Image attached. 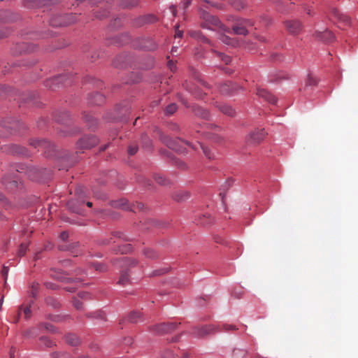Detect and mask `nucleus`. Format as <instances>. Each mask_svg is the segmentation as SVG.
I'll use <instances>...</instances> for the list:
<instances>
[{
  "label": "nucleus",
  "mask_w": 358,
  "mask_h": 358,
  "mask_svg": "<svg viewBox=\"0 0 358 358\" xmlns=\"http://www.w3.org/2000/svg\"><path fill=\"white\" fill-rule=\"evenodd\" d=\"M83 273H85L84 272V271H83L82 269L80 268H78V270L76 271V275H83Z\"/></svg>",
  "instance_id": "338daca9"
},
{
  "label": "nucleus",
  "mask_w": 358,
  "mask_h": 358,
  "mask_svg": "<svg viewBox=\"0 0 358 358\" xmlns=\"http://www.w3.org/2000/svg\"><path fill=\"white\" fill-rule=\"evenodd\" d=\"M247 352L243 349L235 348L233 350V358H243L246 355Z\"/></svg>",
  "instance_id": "c756f323"
},
{
  "label": "nucleus",
  "mask_w": 358,
  "mask_h": 358,
  "mask_svg": "<svg viewBox=\"0 0 358 358\" xmlns=\"http://www.w3.org/2000/svg\"><path fill=\"white\" fill-rule=\"evenodd\" d=\"M139 0H122V5L124 8H132L138 5Z\"/></svg>",
  "instance_id": "7c9ffc66"
},
{
  "label": "nucleus",
  "mask_w": 358,
  "mask_h": 358,
  "mask_svg": "<svg viewBox=\"0 0 358 358\" xmlns=\"http://www.w3.org/2000/svg\"><path fill=\"white\" fill-rule=\"evenodd\" d=\"M154 178L155 180L161 185H167L169 184V180L162 174L155 175Z\"/></svg>",
  "instance_id": "c85d7f7f"
},
{
  "label": "nucleus",
  "mask_w": 358,
  "mask_h": 358,
  "mask_svg": "<svg viewBox=\"0 0 358 358\" xmlns=\"http://www.w3.org/2000/svg\"><path fill=\"white\" fill-rule=\"evenodd\" d=\"M39 288V284L37 282H34L31 287V294L33 297H36Z\"/></svg>",
  "instance_id": "37998d69"
},
{
  "label": "nucleus",
  "mask_w": 358,
  "mask_h": 358,
  "mask_svg": "<svg viewBox=\"0 0 358 358\" xmlns=\"http://www.w3.org/2000/svg\"><path fill=\"white\" fill-rule=\"evenodd\" d=\"M60 239L63 241H66L69 238V233L67 231H63L60 234Z\"/></svg>",
  "instance_id": "13d9d810"
},
{
  "label": "nucleus",
  "mask_w": 358,
  "mask_h": 358,
  "mask_svg": "<svg viewBox=\"0 0 358 358\" xmlns=\"http://www.w3.org/2000/svg\"><path fill=\"white\" fill-rule=\"evenodd\" d=\"M46 302L49 305V306H51L52 307H57V301L52 299V298H47L46 299Z\"/></svg>",
  "instance_id": "603ef678"
},
{
  "label": "nucleus",
  "mask_w": 358,
  "mask_h": 358,
  "mask_svg": "<svg viewBox=\"0 0 358 358\" xmlns=\"http://www.w3.org/2000/svg\"><path fill=\"white\" fill-rule=\"evenodd\" d=\"M266 135V133L264 129H256L246 138V142L252 145H258L264 140Z\"/></svg>",
  "instance_id": "20e7f679"
},
{
  "label": "nucleus",
  "mask_w": 358,
  "mask_h": 358,
  "mask_svg": "<svg viewBox=\"0 0 358 358\" xmlns=\"http://www.w3.org/2000/svg\"><path fill=\"white\" fill-rule=\"evenodd\" d=\"M176 110L177 106L175 103H171L166 107L165 112L166 115H172Z\"/></svg>",
  "instance_id": "a19ab883"
},
{
  "label": "nucleus",
  "mask_w": 358,
  "mask_h": 358,
  "mask_svg": "<svg viewBox=\"0 0 358 358\" xmlns=\"http://www.w3.org/2000/svg\"><path fill=\"white\" fill-rule=\"evenodd\" d=\"M217 107L219 108V110L224 114L229 115V116H233L235 114L234 110L229 106L222 104V105H218Z\"/></svg>",
  "instance_id": "412c9836"
},
{
  "label": "nucleus",
  "mask_w": 358,
  "mask_h": 358,
  "mask_svg": "<svg viewBox=\"0 0 358 358\" xmlns=\"http://www.w3.org/2000/svg\"><path fill=\"white\" fill-rule=\"evenodd\" d=\"M287 31L292 34H298L301 30V24L297 20H289L285 22Z\"/></svg>",
  "instance_id": "9b49d317"
},
{
  "label": "nucleus",
  "mask_w": 358,
  "mask_h": 358,
  "mask_svg": "<svg viewBox=\"0 0 358 358\" xmlns=\"http://www.w3.org/2000/svg\"><path fill=\"white\" fill-rule=\"evenodd\" d=\"M160 358H187V355L178 350L174 353L172 350H167L161 355Z\"/></svg>",
  "instance_id": "4468645a"
},
{
  "label": "nucleus",
  "mask_w": 358,
  "mask_h": 358,
  "mask_svg": "<svg viewBox=\"0 0 358 358\" xmlns=\"http://www.w3.org/2000/svg\"><path fill=\"white\" fill-rule=\"evenodd\" d=\"M216 327L214 325H206L194 328L192 333L195 336L202 337L214 331Z\"/></svg>",
  "instance_id": "6e6552de"
},
{
  "label": "nucleus",
  "mask_w": 358,
  "mask_h": 358,
  "mask_svg": "<svg viewBox=\"0 0 358 358\" xmlns=\"http://www.w3.org/2000/svg\"><path fill=\"white\" fill-rule=\"evenodd\" d=\"M24 316H25V317H26V318H29V317H30L31 314V311L30 306H29L26 307V308L24 309Z\"/></svg>",
  "instance_id": "4d7b16f0"
},
{
  "label": "nucleus",
  "mask_w": 358,
  "mask_h": 358,
  "mask_svg": "<svg viewBox=\"0 0 358 358\" xmlns=\"http://www.w3.org/2000/svg\"><path fill=\"white\" fill-rule=\"evenodd\" d=\"M257 94L259 97L264 99L265 101H266L269 103L274 104L277 101L276 98L273 94H271L269 92L266 91V90L259 89L257 90Z\"/></svg>",
  "instance_id": "ddd939ff"
},
{
  "label": "nucleus",
  "mask_w": 358,
  "mask_h": 358,
  "mask_svg": "<svg viewBox=\"0 0 358 358\" xmlns=\"http://www.w3.org/2000/svg\"><path fill=\"white\" fill-rule=\"evenodd\" d=\"M254 22L252 20L240 19L233 25L232 29L235 34L245 36L248 34V27H252Z\"/></svg>",
  "instance_id": "7ed1b4c3"
},
{
  "label": "nucleus",
  "mask_w": 358,
  "mask_h": 358,
  "mask_svg": "<svg viewBox=\"0 0 358 358\" xmlns=\"http://www.w3.org/2000/svg\"><path fill=\"white\" fill-rule=\"evenodd\" d=\"M3 182L6 185L7 188L13 189V187H17V182L16 180H12L7 182L6 180H3Z\"/></svg>",
  "instance_id": "09e8293b"
},
{
  "label": "nucleus",
  "mask_w": 358,
  "mask_h": 358,
  "mask_svg": "<svg viewBox=\"0 0 358 358\" xmlns=\"http://www.w3.org/2000/svg\"><path fill=\"white\" fill-rule=\"evenodd\" d=\"M217 56L223 61L226 64H228L231 62V57L227 55H224L220 52H216Z\"/></svg>",
  "instance_id": "a18cd8bd"
},
{
  "label": "nucleus",
  "mask_w": 358,
  "mask_h": 358,
  "mask_svg": "<svg viewBox=\"0 0 358 358\" xmlns=\"http://www.w3.org/2000/svg\"><path fill=\"white\" fill-rule=\"evenodd\" d=\"M169 68H170L171 71H173L174 70V69H175V64H174V63H173V61H169Z\"/></svg>",
  "instance_id": "69168bd1"
},
{
  "label": "nucleus",
  "mask_w": 358,
  "mask_h": 358,
  "mask_svg": "<svg viewBox=\"0 0 358 358\" xmlns=\"http://www.w3.org/2000/svg\"><path fill=\"white\" fill-rule=\"evenodd\" d=\"M142 48L146 50H154L157 48L156 43L151 39H146L144 41V44L141 46Z\"/></svg>",
  "instance_id": "a878e982"
},
{
  "label": "nucleus",
  "mask_w": 358,
  "mask_h": 358,
  "mask_svg": "<svg viewBox=\"0 0 358 358\" xmlns=\"http://www.w3.org/2000/svg\"><path fill=\"white\" fill-rule=\"evenodd\" d=\"M129 282V275L127 271L124 269L120 271V276L119 280L117 281V284L120 285L124 286Z\"/></svg>",
  "instance_id": "5701e85b"
},
{
  "label": "nucleus",
  "mask_w": 358,
  "mask_h": 358,
  "mask_svg": "<svg viewBox=\"0 0 358 358\" xmlns=\"http://www.w3.org/2000/svg\"><path fill=\"white\" fill-rule=\"evenodd\" d=\"M315 36L319 40L325 43L331 42L334 39V35L328 29H326L324 31H316Z\"/></svg>",
  "instance_id": "f8f14e48"
},
{
  "label": "nucleus",
  "mask_w": 358,
  "mask_h": 358,
  "mask_svg": "<svg viewBox=\"0 0 358 358\" xmlns=\"http://www.w3.org/2000/svg\"><path fill=\"white\" fill-rule=\"evenodd\" d=\"M182 36V31L179 29V26L176 28L175 37L181 38Z\"/></svg>",
  "instance_id": "bf43d9fd"
},
{
  "label": "nucleus",
  "mask_w": 358,
  "mask_h": 358,
  "mask_svg": "<svg viewBox=\"0 0 358 358\" xmlns=\"http://www.w3.org/2000/svg\"><path fill=\"white\" fill-rule=\"evenodd\" d=\"M317 83V79L313 76L311 74H308L307 78L306 79V86H314Z\"/></svg>",
  "instance_id": "473e14b6"
},
{
  "label": "nucleus",
  "mask_w": 358,
  "mask_h": 358,
  "mask_svg": "<svg viewBox=\"0 0 358 358\" xmlns=\"http://www.w3.org/2000/svg\"><path fill=\"white\" fill-rule=\"evenodd\" d=\"M41 341L46 346V347H48V348H51L54 344H53V342L52 341H50L49 338H48L47 337H41Z\"/></svg>",
  "instance_id": "49530a36"
},
{
  "label": "nucleus",
  "mask_w": 358,
  "mask_h": 358,
  "mask_svg": "<svg viewBox=\"0 0 358 358\" xmlns=\"http://www.w3.org/2000/svg\"><path fill=\"white\" fill-rule=\"evenodd\" d=\"M77 243H72L71 244L66 245H60L59 246V249L60 250L64 251H71L72 253H73V249H74L77 246Z\"/></svg>",
  "instance_id": "2f4dec72"
},
{
  "label": "nucleus",
  "mask_w": 358,
  "mask_h": 358,
  "mask_svg": "<svg viewBox=\"0 0 358 358\" xmlns=\"http://www.w3.org/2000/svg\"><path fill=\"white\" fill-rule=\"evenodd\" d=\"M177 327L176 322L162 323L154 327L153 331L158 334L169 333Z\"/></svg>",
  "instance_id": "0eeeda50"
},
{
  "label": "nucleus",
  "mask_w": 358,
  "mask_h": 358,
  "mask_svg": "<svg viewBox=\"0 0 358 358\" xmlns=\"http://www.w3.org/2000/svg\"><path fill=\"white\" fill-rule=\"evenodd\" d=\"M43 326H44V328L45 329H47L48 331H52V332L55 331V328H54V327L52 324H43Z\"/></svg>",
  "instance_id": "052dcab7"
},
{
  "label": "nucleus",
  "mask_w": 358,
  "mask_h": 358,
  "mask_svg": "<svg viewBox=\"0 0 358 358\" xmlns=\"http://www.w3.org/2000/svg\"><path fill=\"white\" fill-rule=\"evenodd\" d=\"M194 113L196 115H197L203 119L208 120L210 117L209 112L207 110H206L200 106H196L194 108Z\"/></svg>",
  "instance_id": "6ab92c4d"
},
{
  "label": "nucleus",
  "mask_w": 358,
  "mask_h": 358,
  "mask_svg": "<svg viewBox=\"0 0 358 358\" xmlns=\"http://www.w3.org/2000/svg\"><path fill=\"white\" fill-rule=\"evenodd\" d=\"M8 273V267L6 266H3L2 271H1V275L3 277L5 281H6V280H7Z\"/></svg>",
  "instance_id": "864d4df0"
},
{
  "label": "nucleus",
  "mask_w": 358,
  "mask_h": 358,
  "mask_svg": "<svg viewBox=\"0 0 358 358\" xmlns=\"http://www.w3.org/2000/svg\"><path fill=\"white\" fill-rule=\"evenodd\" d=\"M220 40L227 44V45H233L234 43V41L233 39H231L230 37L224 35V34H222L220 35Z\"/></svg>",
  "instance_id": "f704fd0d"
},
{
  "label": "nucleus",
  "mask_w": 358,
  "mask_h": 358,
  "mask_svg": "<svg viewBox=\"0 0 358 358\" xmlns=\"http://www.w3.org/2000/svg\"><path fill=\"white\" fill-rule=\"evenodd\" d=\"M156 20V17L154 15H147L145 17H140L137 22L136 25L141 26L144 23H152Z\"/></svg>",
  "instance_id": "393cba45"
},
{
  "label": "nucleus",
  "mask_w": 358,
  "mask_h": 358,
  "mask_svg": "<svg viewBox=\"0 0 358 358\" xmlns=\"http://www.w3.org/2000/svg\"><path fill=\"white\" fill-rule=\"evenodd\" d=\"M331 13L332 15L338 20L343 22L345 24H348L350 22L349 17L341 13L337 8L332 9Z\"/></svg>",
  "instance_id": "f3484780"
},
{
  "label": "nucleus",
  "mask_w": 358,
  "mask_h": 358,
  "mask_svg": "<svg viewBox=\"0 0 358 358\" xmlns=\"http://www.w3.org/2000/svg\"><path fill=\"white\" fill-rule=\"evenodd\" d=\"M113 236L115 237V238H117L119 239H122V240H124V241H128V239L125 237V236L121 233V232H115L113 234Z\"/></svg>",
  "instance_id": "5fc2aeb1"
},
{
  "label": "nucleus",
  "mask_w": 358,
  "mask_h": 358,
  "mask_svg": "<svg viewBox=\"0 0 358 358\" xmlns=\"http://www.w3.org/2000/svg\"><path fill=\"white\" fill-rule=\"evenodd\" d=\"M91 266L93 267L96 271L99 272H104L107 270L106 266L105 265L99 263H92Z\"/></svg>",
  "instance_id": "4c0bfd02"
},
{
  "label": "nucleus",
  "mask_w": 358,
  "mask_h": 358,
  "mask_svg": "<svg viewBox=\"0 0 358 358\" xmlns=\"http://www.w3.org/2000/svg\"><path fill=\"white\" fill-rule=\"evenodd\" d=\"M31 145L35 148H41L45 152H50L54 149V145L49 141L45 140H34L31 142Z\"/></svg>",
  "instance_id": "9d476101"
},
{
  "label": "nucleus",
  "mask_w": 358,
  "mask_h": 358,
  "mask_svg": "<svg viewBox=\"0 0 358 358\" xmlns=\"http://www.w3.org/2000/svg\"><path fill=\"white\" fill-rule=\"evenodd\" d=\"M76 20V15L70 13L52 17L50 20V24L52 27L66 26L74 23Z\"/></svg>",
  "instance_id": "f03ea898"
},
{
  "label": "nucleus",
  "mask_w": 358,
  "mask_h": 358,
  "mask_svg": "<svg viewBox=\"0 0 358 358\" xmlns=\"http://www.w3.org/2000/svg\"><path fill=\"white\" fill-rule=\"evenodd\" d=\"M27 250V245L22 243L17 252V255L20 257H22L25 255Z\"/></svg>",
  "instance_id": "c03bdc74"
},
{
  "label": "nucleus",
  "mask_w": 358,
  "mask_h": 358,
  "mask_svg": "<svg viewBox=\"0 0 358 358\" xmlns=\"http://www.w3.org/2000/svg\"><path fill=\"white\" fill-rule=\"evenodd\" d=\"M222 329L225 331H234L237 329L236 327L233 324H224Z\"/></svg>",
  "instance_id": "3c124183"
},
{
  "label": "nucleus",
  "mask_w": 358,
  "mask_h": 358,
  "mask_svg": "<svg viewBox=\"0 0 358 358\" xmlns=\"http://www.w3.org/2000/svg\"><path fill=\"white\" fill-rule=\"evenodd\" d=\"M104 101V96L99 93H96L90 96V103L92 104L99 105Z\"/></svg>",
  "instance_id": "4be33fe9"
},
{
  "label": "nucleus",
  "mask_w": 358,
  "mask_h": 358,
  "mask_svg": "<svg viewBox=\"0 0 358 358\" xmlns=\"http://www.w3.org/2000/svg\"><path fill=\"white\" fill-rule=\"evenodd\" d=\"M231 5L235 9L238 10L245 8V3L241 0H234Z\"/></svg>",
  "instance_id": "c9c22d12"
},
{
  "label": "nucleus",
  "mask_w": 358,
  "mask_h": 358,
  "mask_svg": "<svg viewBox=\"0 0 358 358\" xmlns=\"http://www.w3.org/2000/svg\"><path fill=\"white\" fill-rule=\"evenodd\" d=\"M200 17L203 20V22L201 24L203 28L210 29L218 28L224 32L231 33L230 29L225 27L217 17L210 15L207 11L201 10Z\"/></svg>",
  "instance_id": "f257e3e1"
},
{
  "label": "nucleus",
  "mask_w": 358,
  "mask_h": 358,
  "mask_svg": "<svg viewBox=\"0 0 358 358\" xmlns=\"http://www.w3.org/2000/svg\"><path fill=\"white\" fill-rule=\"evenodd\" d=\"M121 262H122V266H133L137 264L136 260L127 257H123Z\"/></svg>",
  "instance_id": "72a5a7b5"
},
{
  "label": "nucleus",
  "mask_w": 358,
  "mask_h": 358,
  "mask_svg": "<svg viewBox=\"0 0 358 358\" xmlns=\"http://www.w3.org/2000/svg\"><path fill=\"white\" fill-rule=\"evenodd\" d=\"M73 306L77 310H80L83 307V303L78 299L73 300Z\"/></svg>",
  "instance_id": "6e6d98bb"
},
{
  "label": "nucleus",
  "mask_w": 358,
  "mask_h": 358,
  "mask_svg": "<svg viewBox=\"0 0 358 358\" xmlns=\"http://www.w3.org/2000/svg\"><path fill=\"white\" fill-rule=\"evenodd\" d=\"M22 306H20L19 308H18V311H17V315L15 317V319H14V322L15 323H17L19 321L21 311H22Z\"/></svg>",
  "instance_id": "680f3d73"
},
{
  "label": "nucleus",
  "mask_w": 358,
  "mask_h": 358,
  "mask_svg": "<svg viewBox=\"0 0 358 358\" xmlns=\"http://www.w3.org/2000/svg\"><path fill=\"white\" fill-rule=\"evenodd\" d=\"M36 46L32 43H22L15 45L13 50L14 54L29 53L35 51Z\"/></svg>",
  "instance_id": "423d86ee"
},
{
  "label": "nucleus",
  "mask_w": 358,
  "mask_h": 358,
  "mask_svg": "<svg viewBox=\"0 0 358 358\" xmlns=\"http://www.w3.org/2000/svg\"><path fill=\"white\" fill-rule=\"evenodd\" d=\"M234 90V85L231 82H228L222 85L220 88V92L225 94L231 93Z\"/></svg>",
  "instance_id": "aec40b11"
},
{
  "label": "nucleus",
  "mask_w": 358,
  "mask_h": 358,
  "mask_svg": "<svg viewBox=\"0 0 358 358\" xmlns=\"http://www.w3.org/2000/svg\"><path fill=\"white\" fill-rule=\"evenodd\" d=\"M16 149L19 150H16L15 152L17 153V154H24V148H18L17 146H15Z\"/></svg>",
  "instance_id": "774afa93"
},
{
  "label": "nucleus",
  "mask_w": 358,
  "mask_h": 358,
  "mask_svg": "<svg viewBox=\"0 0 358 358\" xmlns=\"http://www.w3.org/2000/svg\"><path fill=\"white\" fill-rule=\"evenodd\" d=\"M128 320L131 323H136L142 320V315L140 312L133 311L128 316Z\"/></svg>",
  "instance_id": "b1692460"
},
{
  "label": "nucleus",
  "mask_w": 358,
  "mask_h": 358,
  "mask_svg": "<svg viewBox=\"0 0 358 358\" xmlns=\"http://www.w3.org/2000/svg\"><path fill=\"white\" fill-rule=\"evenodd\" d=\"M92 191H93L94 196L95 197L101 199H104V197H105L104 195L99 194L98 192H96L94 189H93Z\"/></svg>",
  "instance_id": "e2e57ef3"
},
{
  "label": "nucleus",
  "mask_w": 358,
  "mask_h": 358,
  "mask_svg": "<svg viewBox=\"0 0 358 358\" xmlns=\"http://www.w3.org/2000/svg\"><path fill=\"white\" fill-rule=\"evenodd\" d=\"M84 119L90 128H93L96 125V120L91 114H85Z\"/></svg>",
  "instance_id": "bb28decb"
},
{
  "label": "nucleus",
  "mask_w": 358,
  "mask_h": 358,
  "mask_svg": "<svg viewBox=\"0 0 358 358\" xmlns=\"http://www.w3.org/2000/svg\"><path fill=\"white\" fill-rule=\"evenodd\" d=\"M132 247L131 244H125L120 247L119 252L121 253H127L131 251Z\"/></svg>",
  "instance_id": "79ce46f5"
},
{
  "label": "nucleus",
  "mask_w": 358,
  "mask_h": 358,
  "mask_svg": "<svg viewBox=\"0 0 358 358\" xmlns=\"http://www.w3.org/2000/svg\"><path fill=\"white\" fill-rule=\"evenodd\" d=\"M50 275L52 278L61 281H66L69 279V278L66 277V274L64 272H62L59 269L52 270Z\"/></svg>",
  "instance_id": "a211bd4d"
},
{
  "label": "nucleus",
  "mask_w": 358,
  "mask_h": 358,
  "mask_svg": "<svg viewBox=\"0 0 358 358\" xmlns=\"http://www.w3.org/2000/svg\"><path fill=\"white\" fill-rule=\"evenodd\" d=\"M89 317H97V318H100V319H101L103 320H106V315L102 311L95 312V313H93V315L92 314V315H89Z\"/></svg>",
  "instance_id": "de8ad7c7"
},
{
  "label": "nucleus",
  "mask_w": 358,
  "mask_h": 358,
  "mask_svg": "<svg viewBox=\"0 0 358 358\" xmlns=\"http://www.w3.org/2000/svg\"><path fill=\"white\" fill-rule=\"evenodd\" d=\"M66 78V75H59L57 77H54L47 81L46 86L53 89L55 87L58 86L60 83L65 81Z\"/></svg>",
  "instance_id": "2eb2a0df"
},
{
  "label": "nucleus",
  "mask_w": 358,
  "mask_h": 358,
  "mask_svg": "<svg viewBox=\"0 0 358 358\" xmlns=\"http://www.w3.org/2000/svg\"><path fill=\"white\" fill-rule=\"evenodd\" d=\"M67 355L65 353H55L54 355L55 358H66Z\"/></svg>",
  "instance_id": "0e129e2a"
},
{
  "label": "nucleus",
  "mask_w": 358,
  "mask_h": 358,
  "mask_svg": "<svg viewBox=\"0 0 358 358\" xmlns=\"http://www.w3.org/2000/svg\"><path fill=\"white\" fill-rule=\"evenodd\" d=\"M66 341L71 345H77L79 343V339L76 335L69 334L66 336Z\"/></svg>",
  "instance_id": "cd10ccee"
},
{
  "label": "nucleus",
  "mask_w": 358,
  "mask_h": 358,
  "mask_svg": "<svg viewBox=\"0 0 358 358\" xmlns=\"http://www.w3.org/2000/svg\"><path fill=\"white\" fill-rule=\"evenodd\" d=\"M164 142L166 144V145L172 149V150H178V148L177 147V145L181 142L184 144H187V145H190V144L187 142V141H182L181 139H178V140H173L171 138H170L169 137H166L164 140Z\"/></svg>",
  "instance_id": "dca6fc26"
},
{
  "label": "nucleus",
  "mask_w": 358,
  "mask_h": 358,
  "mask_svg": "<svg viewBox=\"0 0 358 358\" xmlns=\"http://www.w3.org/2000/svg\"><path fill=\"white\" fill-rule=\"evenodd\" d=\"M197 146H199V147H200V148L203 150V154H204V155H205L208 158H209V159H210V158H211V157H210V151H209V150H208L207 148L204 147L202 144H201V143H198V144H197L196 145H194V146H193L192 148H193V149H194V150H197V148H197Z\"/></svg>",
  "instance_id": "ea45409f"
},
{
  "label": "nucleus",
  "mask_w": 358,
  "mask_h": 358,
  "mask_svg": "<svg viewBox=\"0 0 358 358\" xmlns=\"http://www.w3.org/2000/svg\"><path fill=\"white\" fill-rule=\"evenodd\" d=\"M216 327L214 325H206L194 328L192 333L195 336L202 337L214 331Z\"/></svg>",
  "instance_id": "1a4fd4ad"
},
{
  "label": "nucleus",
  "mask_w": 358,
  "mask_h": 358,
  "mask_svg": "<svg viewBox=\"0 0 358 358\" xmlns=\"http://www.w3.org/2000/svg\"><path fill=\"white\" fill-rule=\"evenodd\" d=\"M10 14V12L6 11V10H1L0 11V20L3 21H12L14 20V18H11L8 16Z\"/></svg>",
  "instance_id": "e433bc0d"
},
{
  "label": "nucleus",
  "mask_w": 358,
  "mask_h": 358,
  "mask_svg": "<svg viewBox=\"0 0 358 358\" xmlns=\"http://www.w3.org/2000/svg\"><path fill=\"white\" fill-rule=\"evenodd\" d=\"M144 255L146 257L150 259H155L157 257V254L152 249H145L144 250Z\"/></svg>",
  "instance_id": "58836bf2"
},
{
  "label": "nucleus",
  "mask_w": 358,
  "mask_h": 358,
  "mask_svg": "<svg viewBox=\"0 0 358 358\" xmlns=\"http://www.w3.org/2000/svg\"><path fill=\"white\" fill-rule=\"evenodd\" d=\"M138 147L136 145H130L128 148V153L129 155H134L136 153Z\"/></svg>",
  "instance_id": "8fccbe9b"
},
{
  "label": "nucleus",
  "mask_w": 358,
  "mask_h": 358,
  "mask_svg": "<svg viewBox=\"0 0 358 358\" xmlns=\"http://www.w3.org/2000/svg\"><path fill=\"white\" fill-rule=\"evenodd\" d=\"M99 142L94 136H83L77 142V148L79 149H89L95 146Z\"/></svg>",
  "instance_id": "39448f33"
}]
</instances>
